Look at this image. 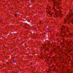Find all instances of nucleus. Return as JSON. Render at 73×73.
<instances>
[{"mask_svg":"<svg viewBox=\"0 0 73 73\" xmlns=\"http://www.w3.org/2000/svg\"><path fill=\"white\" fill-rule=\"evenodd\" d=\"M72 33H70V35H72Z\"/></svg>","mask_w":73,"mask_h":73,"instance_id":"obj_8","label":"nucleus"},{"mask_svg":"<svg viewBox=\"0 0 73 73\" xmlns=\"http://www.w3.org/2000/svg\"><path fill=\"white\" fill-rule=\"evenodd\" d=\"M47 29L48 30H49V29Z\"/></svg>","mask_w":73,"mask_h":73,"instance_id":"obj_13","label":"nucleus"},{"mask_svg":"<svg viewBox=\"0 0 73 73\" xmlns=\"http://www.w3.org/2000/svg\"><path fill=\"white\" fill-rule=\"evenodd\" d=\"M68 45H69V43H68Z\"/></svg>","mask_w":73,"mask_h":73,"instance_id":"obj_11","label":"nucleus"},{"mask_svg":"<svg viewBox=\"0 0 73 73\" xmlns=\"http://www.w3.org/2000/svg\"><path fill=\"white\" fill-rule=\"evenodd\" d=\"M50 0H48V1H49Z\"/></svg>","mask_w":73,"mask_h":73,"instance_id":"obj_16","label":"nucleus"},{"mask_svg":"<svg viewBox=\"0 0 73 73\" xmlns=\"http://www.w3.org/2000/svg\"><path fill=\"white\" fill-rule=\"evenodd\" d=\"M64 23H66V22H64Z\"/></svg>","mask_w":73,"mask_h":73,"instance_id":"obj_14","label":"nucleus"},{"mask_svg":"<svg viewBox=\"0 0 73 73\" xmlns=\"http://www.w3.org/2000/svg\"><path fill=\"white\" fill-rule=\"evenodd\" d=\"M14 62H15L16 63V61H15Z\"/></svg>","mask_w":73,"mask_h":73,"instance_id":"obj_9","label":"nucleus"},{"mask_svg":"<svg viewBox=\"0 0 73 73\" xmlns=\"http://www.w3.org/2000/svg\"><path fill=\"white\" fill-rule=\"evenodd\" d=\"M48 13H49V14L50 15V16H51V17L52 16V14L53 13H51L49 11L48 12H47Z\"/></svg>","mask_w":73,"mask_h":73,"instance_id":"obj_4","label":"nucleus"},{"mask_svg":"<svg viewBox=\"0 0 73 73\" xmlns=\"http://www.w3.org/2000/svg\"><path fill=\"white\" fill-rule=\"evenodd\" d=\"M59 47H60V46H58V48H59Z\"/></svg>","mask_w":73,"mask_h":73,"instance_id":"obj_12","label":"nucleus"},{"mask_svg":"<svg viewBox=\"0 0 73 73\" xmlns=\"http://www.w3.org/2000/svg\"><path fill=\"white\" fill-rule=\"evenodd\" d=\"M70 46H72L70 45Z\"/></svg>","mask_w":73,"mask_h":73,"instance_id":"obj_15","label":"nucleus"},{"mask_svg":"<svg viewBox=\"0 0 73 73\" xmlns=\"http://www.w3.org/2000/svg\"><path fill=\"white\" fill-rule=\"evenodd\" d=\"M66 29L67 30H68V28H66V26H62V28L61 29V30H62L61 32H60L61 35L63 34H65Z\"/></svg>","mask_w":73,"mask_h":73,"instance_id":"obj_1","label":"nucleus"},{"mask_svg":"<svg viewBox=\"0 0 73 73\" xmlns=\"http://www.w3.org/2000/svg\"><path fill=\"white\" fill-rule=\"evenodd\" d=\"M72 49H71L70 50H68V52H71V51H72Z\"/></svg>","mask_w":73,"mask_h":73,"instance_id":"obj_6","label":"nucleus"},{"mask_svg":"<svg viewBox=\"0 0 73 73\" xmlns=\"http://www.w3.org/2000/svg\"><path fill=\"white\" fill-rule=\"evenodd\" d=\"M54 7V5H53V9L55 11V15L56 16V17H57L58 16V12L56 10V9H55Z\"/></svg>","mask_w":73,"mask_h":73,"instance_id":"obj_2","label":"nucleus"},{"mask_svg":"<svg viewBox=\"0 0 73 73\" xmlns=\"http://www.w3.org/2000/svg\"><path fill=\"white\" fill-rule=\"evenodd\" d=\"M54 17H56V16L54 15Z\"/></svg>","mask_w":73,"mask_h":73,"instance_id":"obj_7","label":"nucleus"},{"mask_svg":"<svg viewBox=\"0 0 73 73\" xmlns=\"http://www.w3.org/2000/svg\"><path fill=\"white\" fill-rule=\"evenodd\" d=\"M41 23V22H40L39 23H40H40Z\"/></svg>","mask_w":73,"mask_h":73,"instance_id":"obj_10","label":"nucleus"},{"mask_svg":"<svg viewBox=\"0 0 73 73\" xmlns=\"http://www.w3.org/2000/svg\"><path fill=\"white\" fill-rule=\"evenodd\" d=\"M47 9H50V7H49V6L48 5V7Z\"/></svg>","mask_w":73,"mask_h":73,"instance_id":"obj_5","label":"nucleus"},{"mask_svg":"<svg viewBox=\"0 0 73 73\" xmlns=\"http://www.w3.org/2000/svg\"><path fill=\"white\" fill-rule=\"evenodd\" d=\"M52 0V1H53L54 4H58L57 2V1H56V0Z\"/></svg>","mask_w":73,"mask_h":73,"instance_id":"obj_3","label":"nucleus"}]
</instances>
